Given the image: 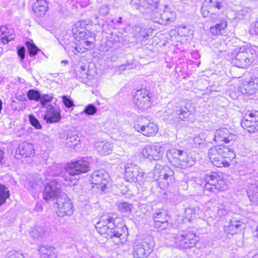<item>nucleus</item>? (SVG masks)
Segmentation results:
<instances>
[{
  "label": "nucleus",
  "mask_w": 258,
  "mask_h": 258,
  "mask_svg": "<svg viewBox=\"0 0 258 258\" xmlns=\"http://www.w3.org/2000/svg\"><path fill=\"white\" fill-rule=\"evenodd\" d=\"M90 169V163L84 159L73 162L65 168L59 164L52 166L49 168L50 171H48V172L51 175L58 176V178L46 184L43 193V199L46 201L57 199L63 194L61 190L62 184L66 186L76 184L77 180L71 176L86 173Z\"/></svg>",
  "instance_id": "nucleus-1"
},
{
  "label": "nucleus",
  "mask_w": 258,
  "mask_h": 258,
  "mask_svg": "<svg viewBox=\"0 0 258 258\" xmlns=\"http://www.w3.org/2000/svg\"><path fill=\"white\" fill-rule=\"evenodd\" d=\"M115 219L110 215L101 216L96 224L95 227L99 233L107 238H120L127 231L125 226L120 227L115 225Z\"/></svg>",
  "instance_id": "nucleus-2"
},
{
  "label": "nucleus",
  "mask_w": 258,
  "mask_h": 258,
  "mask_svg": "<svg viewBox=\"0 0 258 258\" xmlns=\"http://www.w3.org/2000/svg\"><path fill=\"white\" fill-rule=\"evenodd\" d=\"M208 156L212 164L218 167H227L230 161L235 157L234 152L226 146L219 145L211 148Z\"/></svg>",
  "instance_id": "nucleus-3"
},
{
  "label": "nucleus",
  "mask_w": 258,
  "mask_h": 258,
  "mask_svg": "<svg viewBox=\"0 0 258 258\" xmlns=\"http://www.w3.org/2000/svg\"><path fill=\"white\" fill-rule=\"evenodd\" d=\"M169 162L174 166L180 168H186L195 163V159L188 156L185 152L176 149H171L166 152Z\"/></svg>",
  "instance_id": "nucleus-4"
},
{
  "label": "nucleus",
  "mask_w": 258,
  "mask_h": 258,
  "mask_svg": "<svg viewBox=\"0 0 258 258\" xmlns=\"http://www.w3.org/2000/svg\"><path fill=\"white\" fill-rule=\"evenodd\" d=\"M159 162L156 163L152 174L154 175V180H159V182L163 183V186L168 185L169 183L174 180L173 175L174 172L170 168L165 164Z\"/></svg>",
  "instance_id": "nucleus-5"
},
{
  "label": "nucleus",
  "mask_w": 258,
  "mask_h": 258,
  "mask_svg": "<svg viewBox=\"0 0 258 258\" xmlns=\"http://www.w3.org/2000/svg\"><path fill=\"white\" fill-rule=\"evenodd\" d=\"M154 242L151 238H147L135 243L132 251L134 258H145L148 257L153 251Z\"/></svg>",
  "instance_id": "nucleus-6"
},
{
  "label": "nucleus",
  "mask_w": 258,
  "mask_h": 258,
  "mask_svg": "<svg viewBox=\"0 0 258 258\" xmlns=\"http://www.w3.org/2000/svg\"><path fill=\"white\" fill-rule=\"evenodd\" d=\"M199 238L192 232H186L175 237V246L180 248H190L195 247Z\"/></svg>",
  "instance_id": "nucleus-7"
},
{
  "label": "nucleus",
  "mask_w": 258,
  "mask_h": 258,
  "mask_svg": "<svg viewBox=\"0 0 258 258\" xmlns=\"http://www.w3.org/2000/svg\"><path fill=\"white\" fill-rule=\"evenodd\" d=\"M255 52V50L251 47H241L233 61L237 67L243 68L251 62Z\"/></svg>",
  "instance_id": "nucleus-8"
},
{
  "label": "nucleus",
  "mask_w": 258,
  "mask_h": 258,
  "mask_svg": "<svg viewBox=\"0 0 258 258\" xmlns=\"http://www.w3.org/2000/svg\"><path fill=\"white\" fill-rule=\"evenodd\" d=\"M152 94L147 89L138 90L134 95V103L139 109L147 110L152 105Z\"/></svg>",
  "instance_id": "nucleus-9"
},
{
  "label": "nucleus",
  "mask_w": 258,
  "mask_h": 258,
  "mask_svg": "<svg viewBox=\"0 0 258 258\" xmlns=\"http://www.w3.org/2000/svg\"><path fill=\"white\" fill-rule=\"evenodd\" d=\"M56 213L59 217L71 216L74 213L72 203L65 194H63L56 199Z\"/></svg>",
  "instance_id": "nucleus-10"
},
{
  "label": "nucleus",
  "mask_w": 258,
  "mask_h": 258,
  "mask_svg": "<svg viewBox=\"0 0 258 258\" xmlns=\"http://www.w3.org/2000/svg\"><path fill=\"white\" fill-rule=\"evenodd\" d=\"M135 130L145 136L151 137L155 136L158 132L157 126L153 122H150L146 118L134 124Z\"/></svg>",
  "instance_id": "nucleus-11"
},
{
  "label": "nucleus",
  "mask_w": 258,
  "mask_h": 258,
  "mask_svg": "<svg viewBox=\"0 0 258 258\" xmlns=\"http://www.w3.org/2000/svg\"><path fill=\"white\" fill-rule=\"evenodd\" d=\"M241 126L250 133L258 131V111L249 112L245 115L241 121Z\"/></svg>",
  "instance_id": "nucleus-12"
},
{
  "label": "nucleus",
  "mask_w": 258,
  "mask_h": 258,
  "mask_svg": "<svg viewBox=\"0 0 258 258\" xmlns=\"http://www.w3.org/2000/svg\"><path fill=\"white\" fill-rule=\"evenodd\" d=\"M165 150V147L160 144L156 143L152 146H146L142 151L143 156L150 160H159Z\"/></svg>",
  "instance_id": "nucleus-13"
},
{
  "label": "nucleus",
  "mask_w": 258,
  "mask_h": 258,
  "mask_svg": "<svg viewBox=\"0 0 258 258\" xmlns=\"http://www.w3.org/2000/svg\"><path fill=\"white\" fill-rule=\"evenodd\" d=\"M124 176L127 181L136 182L142 180L146 174L142 172L140 167L133 163H128L124 166Z\"/></svg>",
  "instance_id": "nucleus-14"
},
{
  "label": "nucleus",
  "mask_w": 258,
  "mask_h": 258,
  "mask_svg": "<svg viewBox=\"0 0 258 258\" xmlns=\"http://www.w3.org/2000/svg\"><path fill=\"white\" fill-rule=\"evenodd\" d=\"M206 182L205 189L212 192L222 190L220 185L223 182L222 178L216 172H211L205 177Z\"/></svg>",
  "instance_id": "nucleus-15"
},
{
  "label": "nucleus",
  "mask_w": 258,
  "mask_h": 258,
  "mask_svg": "<svg viewBox=\"0 0 258 258\" xmlns=\"http://www.w3.org/2000/svg\"><path fill=\"white\" fill-rule=\"evenodd\" d=\"M153 217L154 221V227L157 230H165L169 227L167 213L164 210H157L153 214Z\"/></svg>",
  "instance_id": "nucleus-16"
},
{
  "label": "nucleus",
  "mask_w": 258,
  "mask_h": 258,
  "mask_svg": "<svg viewBox=\"0 0 258 258\" xmlns=\"http://www.w3.org/2000/svg\"><path fill=\"white\" fill-rule=\"evenodd\" d=\"M108 178V173L103 170H96L91 175L92 184L97 185L101 191L106 189Z\"/></svg>",
  "instance_id": "nucleus-17"
},
{
  "label": "nucleus",
  "mask_w": 258,
  "mask_h": 258,
  "mask_svg": "<svg viewBox=\"0 0 258 258\" xmlns=\"http://www.w3.org/2000/svg\"><path fill=\"white\" fill-rule=\"evenodd\" d=\"M193 107L189 103L184 105L177 106L173 110V116L177 119L183 121H187L192 114Z\"/></svg>",
  "instance_id": "nucleus-18"
},
{
  "label": "nucleus",
  "mask_w": 258,
  "mask_h": 258,
  "mask_svg": "<svg viewBox=\"0 0 258 258\" xmlns=\"http://www.w3.org/2000/svg\"><path fill=\"white\" fill-rule=\"evenodd\" d=\"M236 138V136L233 133V131L226 128L217 130L214 133V141L217 143H229Z\"/></svg>",
  "instance_id": "nucleus-19"
},
{
  "label": "nucleus",
  "mask_w": 258,
  "mask_h": 258,
  "mask_svg": "<svg viewBox=\"0 0 258 258\" xmlns=\"http://www.w3.org/2000/svg\"><path fill=\"white\" fill-rule=\"evenodd\" d=\"M47 112L43 116V119L48 123H56L61 119L59 108L54 107L51 104H48L46 107Z\"/></svg>",
  "instance_id": "nucleus-20"
},
{
  "label": "nucleus",
  "mask_w": 258,
  "mask_h": 258,
  "mask_svg": "<svg viewBox=\"0 0 258 258\" xmlns=\"http://www.w3.org/2000/svg\"><path fill=\"white\" fill-rule=\"evenodd\" d=\"M131 5L141 11L144 9L145 12L154 10L159 6V0H132Z\"/></svg>",
  "instance_id": "nucleus-21"
},
{
  "label": "nucleus",
  "mask_w": 258,
  "mask_h": 258,
  "mask_svg": "<svg viewBox=\"0 0 258 258\" xmlns=\"http://www.w3.org/2000/svg\"><path fill=\"white\" fill-rule=\"evenodd\" d=\"M216 22L215 25L210 27V32L213 35H220L222 31H224L227 26V22L225 17L220 14H217L216 20H213Z\"/></svg>",
  "instance_id": "nucleus-22"
},
{
  "label": "nucleus",
  "mask_w": 258,
  "mask_h": 258,
  "mask_svg": "<svg viewBox=\"0 0 258 258\" xmlns=\"http://www.w3.org/2000/svg\"><path fill=\"white\" fill-rule=\"evenodd\" d=\"M258 89V78H252L250 81H244L240 87L243 94L251 95L255 93Z\"/></svg>",
  "instance_id": "nucleus-23"
},
{
  "label": "nucleus",
  "mask_w": 258,
  "mask_h": 258,
  "mask_svg": "<svg viewBox=\"0 0 258 258\" xmlns=\"http://www.w3.org/2000/svg\"><path fill=\"white\" fill-rule=\"evenodd\" d=\"M73 36L79 43L83 40L88 39L89 34L87 33L86 30L82 27L81 22L76 23L72 30Z\"/></svg>",
  "instance_id": "nucleus-24"
},
{
  "label": "nucleus",
  "mask_w": 258,
  "mask_h": 258,
  "mask_svg": "<svg viewBox=\"0 0 258 258\" xmlns=\"http://www.w3.org/2000/svg\"><path fill=\"white\" fill-rule=\"evenodd\" d=\"M16 154H19L24 157H28L34 154V149L32 144L24 142L19 144L16 151Z\"/></svg>",
  "instance_id": "nucleus-25"
},
{
  "label": "nucleus",
  "mask_w": 258,
  "mask_h": 258,
  "mask_svg": "<svg viewBox=\"0 0 258 258\" xmlns=\"http://www.w3.org/2000/svg\"><path fill=\"white\" fill-rule=\"evenodd\" d=\"M48 8V4L45 0H37L33 6L34 14L39 17L44 16Z\"/></svg>",
  "instance_id": "nucleus-26"
},
{
  "label": "nucleus",
  "mask_w": 258,
  "mask_h": 258,
  "mask_svg": "<svg viewBox=\"0 0 258 258\" xmlns=\"http://www.w3.org/2000/svg\"><path fill=\"white\" fill-rule=\"evenodd\" d=\"M88 39L83 40L79 43H76V46L73 49V52L75 54H77L78 53H83L85 52L88 47L93 44L95 40V37L92 36H89Z\"/></svg>",
  "instance_id": "nucleus-27"
},
{
  "label": "nucleus",
  "mask_w": 258,
  "mask_h": 258,
  "mask_svg": "<svg viewBox=\"0 0 258 258\" xmlns=\"http://www.w3.org/2000/svg\"><path fill=\"white\" fill-rule=\"evenodd\" d=\"M206 6H208L211 12L217 11H223L225 9L226 3L224 0H206L205 2Z\"/></svg>",
  "instance_id": "nucleus-28"
},
{
  "label": "nucleus",
  "mask_w": 258,
  "mask_h": 258,
  "mask_svg": "<svg viewBox=\"0 0 258 258\" xmlns=\"http://www.w3.org/2000/svg\"><path fill=\"white\" fill-rule=\"evenodd\" d=\"M97 151L101 155H106L111 153L113 146L111 143L105 141H98L95 144Z\"/></svg>",
  "instance_id": "nucleus-29"
},
{
  "label": "nucleus",
  "mask_w": 258,
  "mask_h": 258,
  "mask_svg": "<svg viewBox=\"0 0 258 258\" xmlns=\"http://www.w3.org/2000/svg\"><path fill=\"white\" fill-rule=\"evenodd\" d=\"M41 256L47 258H57V252L55 247L49 245H41L39 247Z\"/></svg>",
  "instance_id": "nucleus-30"
},
{
  "label": "nucleus",
  "mask_w": 258,
  "mask_h": 258,
  "mask_svg": "<svg viewBox=\"0 0 258 258\" xmlns=\"http://www.w3.org/2000/svg\"><path fill=\"white\" fill-rule=\"evenodd\" d=\"M0 36L4 43H7L14 39L12 30H9L7 26H2L0 27Z\"/></svg>",
  "instance_id": "nucleus-31"
},
{
  "label": "nucleus",
  "mask_w": 258,
  "mask_h": 258,
  "mask_svg": "<svg viewBox=\"0 0 258 258\" xmlns=\"http://www.w3.org/2000/svg\"><path fill=\"white\" fill-rule=\"evenodd\" d=\"M159 6L157 8L153 10H150L145 12L147 14H149L152 21L155 23L160 24H163V20L162 19V10H159Z\"/></svg>",
  "instance_id": "nucleus-32"
},
{
  "label": "nucleus",
  "mask_w": 258,
  "mask_h": 258,
  "mask_svg": "<svg viewBox=\"0 0 258 258\" xmlns=\"http://www.w3.org/2000/svg\"><path fill=\"white\" fill-rule=\"evenodd\" d=\"M247 195L249 200L253 204L258 205V184L250 186L247 190Z\"/></svg>",
  "instance_id": "nucleus-33"
},
{
  "label": "nucleus",
  "mask_w": 258,
  "mask_h": 258,
  "mask_svg": "<svg viewBox=\"0 0 258 258\" xmlns=\"http://www.w3.org/2000/svg\"><path fill=\"white\" fill-rule=\"evenodd\" d=\"M165 9L162 12V19L163 24L169 21H173L175 18V13L168 9L166 6H165Z\"/></svg>",
  "instance_id": "nucleus-34"
},
{
  "label": "nucleus",
  "mask_w": 258,
  "mask_h": 258,
  "mask_svg": "<svg viewBox=\"0 0 258 258\" xmlns=\"http://www.w3.org/2000/svg\"><path fill=\"white\" fill-rule=\"evenodd\" d=\"M10 197V192L7 187L0 184V206L5 204Z\"/></svg>",
  "instance_id": "nucleus-35"
},
{
  "label": "nucleus",
  "mask_w": 258,
  "mask_h": 258,
  "mask_svg": "<svg viewBox=\"0 0 258 258\" xmlns=\"http://www.w3.org/2000/svg\"><path fill=\"white\" fill-rule=\"evenodd\" d=\"M230 225H232L234 227L235 230V233H240L242 232V229L244 227V224L240 220H237L235 218H233L229 223Z\"/></svg>",
  "instance_id": "nucleus-36"
},
{
  "label": "nucleus",
  "mask_w": 258,
  "mask_h": 258,
  "mask_svg": "<svg viewBox=\"0 0 258 258\" xmlns=\"http://www.w3.org/2000/svg\"><path fill=\"white\" fill-rule=\"evenodd\" d=\"M201 11L204 17H210L212 20H216L217 14L211 12L208 6H205V3H204V6L201 8Z\"/></svg>",
  "instance_id": "nucleus-37"
},
{
  "label": "nucleus",
  "mask_w": 258,
  "mask_h": 258,
  "mask_svg": "<svg viewBox=\"0 0 258 258\" xmlns=\"http://www.w3.org/2000/svg\"><path fill=\"white\" fill-rule=\"evenodd\" d=\"M28 98L31 101H39L40 99L41 94L38 90L30 89L27 93Z\"/></svg>",
  "instance_id": "nucleus-38"
},
{
  "label": "nucleus",
  "mask_w": 258,
  "mask_h": 258,
  "mask_svg": "<svg viewBox=\"0 0 258 258\" xmlns=\"http://www.w3.org/2000/svg\"><path fill=\"white\" fill-rule=\"evenodd\" d=\"M29 54L31 56H35L37 54L40 49L35 45L32 41H28L26 43Z\"/></svg>",
  "instance_id": "nucleus-39"
},
{
  "label": "nucleus",
  "mask_w": 258,
  "mask_h": 258,
  "mask_svg": "<svg viewBox=\"0 0 258 258\" xmlns=\"http://www.w3.org/2000/svg\"><path fill=\"white\" fill-rule=\"evenodd\" d=\"M178 35L179 37H190L192 35V31L186 26L178 28Z\"/></svg>",
  "instance_id": "nucleus-40"
},
{
  "label": "nucleus",
  "mask_w": 258,
  "mask_h": 258,
  "mask_svg": "<svg viewBox=\"0 0 258 258\" xmlns=\"http://www.w3.org/2000/svg\"><path fill=\"white\" fill-rule=\"evenodd\" d=\"M97 108L93 104H89L85 107L84 111L81 112L80 115L86 114L88 115H93L97 112Z\"/></svg>",
  "instance_id": "nucleus-41"
},
{
  "label": "nucleus",
  "mask_w": 258,
  "mask_h": 258,
  "mask_svg": "<svg viewBox=\"0 0 258 258\" xmlns=\"http://www.w3.org/2000/svg\"><path fill=\"white\" fill-rule=\"evenodd\" d=\"M118 209L122 213H128L131 212L132 205L127 202H120L117 204Z\"/></svg>",
  "instance_id": "nucleus-42"
},
{
  "label": "nucleus",
  "mask_w": 258,
  "mask_h": 258,
  "mask_svg": "<svg viewBox=\"0 0 258 258\" xmlns=\"http://www.w3.org/2000/svg\"><path fill=\"white\" fill-rule=\"evenodd\" d=\"M44 232L45 231L43 227H36L31 231L30 234L33 238L37 239L42 237L44 235Z\"/></svg>",
  "instance_id": "nucleus-43"
},
{
  "label": "nucleus",
  "mask_w": 258,
  "mask_h": 258,
  "mask_svg": "<svg viewBox=\"0 0 258 258\" xmlns=\"http://www.w3.org/2000/svg\"><path fill=\"white\" fill-rule=\"evenodd\" d=\"M78 138V135L76 132H71L68 133L67 137L66 139V144L68 146H71V144L76 141Z\"/></svg>",
  "instance_id": "nucleus-44"
},
{
  "label": "nucleus",
  "mask_w": 258,
  "mask_h": 258,
  "mask_svg": "<svg viewBox=\"0 0 258 258\" xmlns=\"http://www.w3.org/2000/svg\"><path fill=\"white\" fill-rule=\"evenodd\" d=\"M53 96L50 94H41L40 99L39 100L42 107H47L46 104L48 102L52 101Z\"/></svg>",
  "instance_id": "nucleus-45"
},
{
  "label": "nucleus",
  "mask_w": 258,
  "mask_h": 258,
  "mask_svg": "<svg viewBox=\"0 0 258 258\" xmlns=\"http://www.w3.org/2000/svg\"><path fill=\"white\" fill-rule=\"evenodd\" d=\"M29 190L33 191L34 190L38 191L40 189L41 185L38 182L35 181H30L28 183V185H26Z\"/></svg>",
  "instance_id": "nucleus-46"
},
{
  "label": "nucleus",
  "mask_w": 258,
  "mask_h": 258,
  "mask_svg": "<svg viewBox=\"0 0 258 258\" xmlns=\"http://www.w3.org/2000/svg\"><path fill=\"white\" fill-rule=\"evenodd\" d=\"M135 65L133 62H127L118 66L116 69V71L119 72V74H121L122 72L133 69Z\"/></svg>",
  "instance_id": "nucleus-47"
},
{
  "label": "nucleus",
  "mask_w": 258,
  "mask_h": 258,
  "mask_svg": "<svg viewBox=\"0 0 258 258\" xmlns=\"http://www.w3.org/2000/svg\"><path fill=\"white\" fill-rule=\"evenodd\" d=\"M29 119L32 126L37 129H40L41 128L42 126L39 120L33 115H29Z\"/></svg>",
  "instance_id": "nucleus-48"
},
{
  "label": "nucleus",
  "mask_w": 258,
  "mask_h": 258,
  "mask_svg": "<svg viewBox=\"0 0 258 258\" xmlns=\"http://www.w3.org/2000/svg\"><path fill=\"white\" fill-rule=\"evenodd\" d=\"M63 103L64 106L68 108L75 106L73 100L68 96L64 95L62 96Z\"/></svg>",
  "instance_id": "nucleus-49"
},
{
  "label": "nucleus",
  "mask_w": 258,
  "mask_h": 258,
  "mask_svg": "<svg viewBox=\"0 0 258 258\" xmlns=\"http://www.w3.org/2000/svg\"><path fill=\"white\" fill-rule=\"evenodd\" d=\"M195 209L191 208H187L185 209L184 214L185 217L189 221L192 218V216L195 214Z\"/></svg>",
  "instance_id": "nucleus-50"
},
{
  "label": "nucleus",
  "mask_w": 258,
  "mask_h": 258,
  "mask_svg": "<svg viewBox=\"0 0 258 258\" xmlns=\"http://www.w3.org/2000/svg\"><path fill=\"white\" fill-rule=\"evenodd\" d=\"M109 11L108 6L107 5L103 4L100 7L99 13L101 16H105L108 14Z\"/></svg>",
  "instance_id": "nucleus-51"
},
{
  "label": "nucleus",
  "mask_w": 258,
  "mask_h": 258,
  "mask_svg": "<svg viewBox=\"0 0 258 258\" xmlns=\"http://www.w3.org/2000/svg\"><path fill=\"white\" fill-rule=\"evenodd\" d=\"M17 54L20 58L21 61H23L25 58V48L24 46H18L17 48Z\"/></svg>",
  "instance_id": "nucleus-52"
},
{
  "label": "nucleus",
  "mask_w": 258,
  "mask_h": 258,
  "mask_svg": "<svg viewBox=\"0 0 258 258\" xmlns=\"http://www.w3.org/2000/svg\"><path fill=\"white\" fill-rule=\"evenodd\" d=\"M235 230V229H234V227H232V225H230L229 224L228 225L225 226L224 227L225 233L227 235H233L235 234H237L238 233L234 232Z\"/></svg>",
  "instance_id": "nucleus-53"
},
{
  "label": "nucleus",
  "mask_w": 258,
  "mask_h": 258,
  "mask_svg": "<svg viewBox=\"0 0 258 258\" xmlns=\"http://www.w3.org/2000/svg\"><path fill=\"white\" fill-rule=\"evenodd\" d=\"M177 31L178 28L177 29H173L170 31L169 34L171 38H177V40L178 41L179 38V35H178V32Z\"/></svg>",
  "instance_id": "nucleus-54"
},
{
  "label": "nucleus",
  "mask_w": 258,
  "mask_h": 258,
  "mask_svg": "<svg viewBox=\"0 0 258 258\" xmlns=\"http://www.w3.org/2000/svg\"><path fill=\"white\" fill-rule=\"evenodd\" d=\"M8 258H24L23 255L18 252H10Z\"/></svg>",
  "instance_id": "nucleus-55"
},
{
  "label": "nucleus",
  "mask_w": 258,
  "mask_h": 258,
  "mask_svg": "<svg viewBox=\"0 0 258 258\" xmlns=\"http://www.w3.org/2000/svg\"><path fill=\"white\" fill-rule=\"evenodd\" d=\"M143 28L140 25H135L133 28V32L135 35L139 36L141 34Z\"/></svg>",
  "instance_id": "nucleus-56"
},
{
  "label": "nucleus",
  "mask_w": 258,
  "mask_h": 258,
  "mask_svg": "<svg viewBox=\"0 0 258 258\" xmlns=\"http://www.w3.org/2000/svg\"><path fill=\"white\" fill-rule=\"evenodd\" d=\"M250 12V9L249 8L246 7V8H244L242 10L239 11L238 15H239V16H241L243 17V16H246L247 14H249Z\"/></svg>",
  "instance_id": "nucleus-57"
},
{
  "label": "nucleus",
  "mask_w": 258,
  "mask_h": 258,
  "mask_svg": "<svg viewBox=\"0 0 258 258\" xmlns=\"http://www.w3.org/2000/svg\"><path fill=\"white\" fill-rule=\"evenodd\" d=\"M6 163L5 153L3 150L0 149V166L4 165Z\"/></svg>",
  "instance_id": "nucleus-58"
},
{
  "label": "nucleus",
  "mask_w": 258,
  "mask_h": 258,
  "mask_svg": "<svg viewBox=\"0 0 258 258\" xmlns=\"http://www.w3.org/2000/svg\"><path fill=\"white\" fill-rule=\"evenodd\" d=\"M147 30H146L145 28L142 29V32H141V34L139 35L140 37H142L143 39L146 40L147 38L148 37V34H147V32H146Z\"/></svg>",
  "instance_id": "nucleus-59"
},
{
  "label": "nucleus",
  "mask_w": 258,
  "mask_h": 258,
  "mask_svg": "<svg viewBox=\"0 0 258 258\" xmlns=\"http://www.w3.org/2000/svg\"><path fill=\"white\" fill-rule=\"evenodd\" d=\"M147 30H146L145 28L142 29V32H141V34L139 35L140 37H142L143 39L146 40L147 38L148 37V34H147V32H146Z\"/></svg>",
  "instance_id": "nucleus-60"
},
{
  "label": "nucleus",
  "mask_w": 258,
  "mask_h": 258,
  "mask_svg": "<svg viewBox=\"0 0 258 258\" xmlns=\"http://www.w3.org/2000/svg\"><path fill=\"white\" fill-rule=\"evenodd\" d=\"M218 214L219 216H222L226 214V211L224 209H220L218 211Z\"/></svg>",
  "instance_id": "nucleus-61"
},
{
  "label": "nucleus",
  "mask_w": 258,
  "mask_h": 258,
  "mask_svg": "<svg viewBox=\"0 0 258 258\" xmlns=\"http://www.w3.org/2000/svg\"><path fill=\"white\" fill-rule=\"evenodd\" d=\"M89 1V0H85V1H81L80 2V4L81 7H85L88 5Z\"/></svg>",
  "instance_id": "nucleus-62"
},
{
  "label": "nucleus",
  "mask_w": 258,
  "mask_h": 258,
  "mask_svg": "<svg viewBox=\"0 0 258 258\" xmlns=\"http://www.w3.org/2000/svg\"><path fill=\"white\" fill-rule=\"evenodd\" d=\"M254 29L255 33L258 35V21L256 22Z\"/></svg>",
  "instance_id": "nucleus-63"
},
{
  "label": "nucleus",
  "mask_w": 258,
  "mask_h": 258,
  "mask_svg": "<svg viewBox=\"0 0 258 258\" xmlns=\"http://www.w3.org/2000/svg\"><path fill=\"white\" fill-rule=\"evenodd\" d=\"M35 208L37 211H41L42 209V208L39 205H37Z\"/></svg>",
  "instance_id": "nucleus-64"
}]
</instances>
